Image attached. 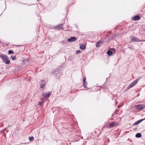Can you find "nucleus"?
Here are the masks:
<instances>
[{
    "instance_id": "9d476101",
    "label": "nucleus",
    "mask_w": 145,
    "mask_h": 145,
    "mask_svg": "<svg viewBox=\"0 0 145 145\" xmlns=\"http://www.w3.org/2000/svg\"><path fill=\"white\" fill-rule=\"evenodd\" d=\"M132 19L133 20H139L140 17L139 15H137L133 17Z\"/></svg>"
},
{
    "instance_id": "f03ea898",
    "label": "nucleus",
    "mask_w": 145,
    "mask_h": 145,
    "mask_svg": "<svg viewBox=\"0 0 145 145\" xmlns=\"http://www.w3.org/2000/svg\"><path fill=\"white\" fill-rule=\"evenodd\" d=\"M0 57L3 60L6 64L8 65L10 64V61L7 56L4 54H1L0 55Z\"/></svg>"
},
{
    "instance_id": "a878e982",
    "label": "nucleus",
    "mask_w": 145,
    "mask_h": 145,
    "mask_svg": "<svg viewBox=\"0 0 145 145\" xmlns=\"http://www.w3.org/2000/svg\"><path fill=\"white\" fill-rule=\"evenodd\" d=\"M43 81H44V80H41V81L42 82H43Z\"/></svg>"
},
{
    "instance_id": "f8f14e48",
    "label": "nucleus",
    "mask_w": 145,
    "mask_h": 145,
    "mask_svg": "<svg viewBox=\"0 0 145 145\" xmlns=\"http://www.w3.org/2000/svg\"><path fill=\"white\" fill-rule=\"evenodd\" d=\"M97 132H99V133L95 136L98 137L99 135L101 134V132L99 130H96L94 131V133H96Z\"/></svg>"
},
{
    "instance_id": "20e7f679",
    "label": "nucleus",
    "mask_w": 145,
    "mask_h": 145,
    "mask_svg": "<svg viewBox=\"0 0 145 145\" xmlns=\"http://www.w3.org/2000/svg\"><path fill=\"white\" fill-rule=\"evenodd\" d=\"M138 80V79L135 80L128 86V89H129L130 88L132 87L133 86L136 84L137 83Z\"/></svg>"
},
{
    "instance_id": "7ed1b4c3",
    "label": "nucleus",
    "mask_w": 145,
    "mask_h": 145,
    "mask_svg": "<svg viewBox=\"0 0 145 145\" xmlns=\"http://www.w3.org/2000/svg\"><path fill=\"white\" fill-rule=\"evenodd\" d=\"M118 123L117 122L114 121L111 122L109 125L110 128H113L114 127L118 125Z\"/></svg>"
},
{
    "instance_id": "4468645a",
    "label": "nucleus",
    "mask_w": 145,
    "mask_h": 145,
    "mask_svg": "<svg viewBox=\"0 0 145 145\" xmlns=\"http://www.w3.org/2000/svg\"><path fill=\"white\" fill-rule=\"evenodd\" d=\"M102 43L101 41L98 42L96 44V46L97 47H99L101 46V44Z\"/></svg>"
},
{
    "instance_id": "6e6552de",
    "label": "nucleus",
    "mask_w": 145,
    "mask_h": 145,
    "mask_svg": "<svg viewBox=\"0 0 145 145\" xmlns=\"http://www.w3.org/2000/svg\"><path fill=\"white\" fill-rule=\"evenodd\" d=\"M63 24H61L55 27V29L57 30H61L63 29V27L62 26Z\"/></svg>"
},
{
    "instance_id": "dca6fc26",
    "label": "nucleus",
    "mask_w": 145,
    "mask_h": 145,
    "mask_svg": "<svg viewBox=\"0 0 145 145\" xmlns=\"http://www.w3.org/2000/svg\"><path fill=\"white\" fill-rule=\"evenodd\" d=\"M45 99H44L43 98L41 99L42 101L41 102H40L39 103V105H42V103L44 102Z\"/></svg>"
},
{
    "instance_id": "4be33fe9",
    "label": "nucleus",
    "mask_w": 145,
    "mask_h": 145,
    "mask_svg": "<svg viewBox=\"0 0 145 145\" xmlns=\"http://www.w3.org/2000/svg\"><path fill=\"white\" fill-rule=\"evenodd\" d=\"M13 53V52L11 50H9L8 51V53L9 54H11Z\"/></svg>"
},
{
    "instance_id": "f257e3e1",
    "label": "nucleus",
    "mask_w": 145,
    "mask_h": 145,
    "mask_svg": "<svg viewBox=\"0 0 145 145\" xmlns=\"http://www.w3.org/2000/svg\"><path fill=\"white\" fill-rule=\"evenodd\" d=\"M145 108V105L142 104H139L133 106L132 108V110L134 111L135 109L138 110H141Z\"/></svg>"
},
{
    "instance_id": "393cba45",
    "label": "nucleus",
    "mask_w": 145,
    "mask_h": 145,
    "mask_svg": "<svg viewBox=\"0 0 145 145\" xmlns=\"http://www.w3.org/2000/svg\"><path fill=\"white\" fill-rule=\"evenodd\" d=\"M6 131L7 132H8V130H6Z\"/></svg>"
},
{
    "instance_id": "0eeeda50",
    "label": "nucleus",
    "mask_w": 145,
    "mask_h": 145,
    "mask_svg": "<svg viewBox=\"0 0 145 145\" xmlns=\"http://www.w3.org/2000/svg\"><path fill=\"white\" fill-rule=\"evenodd\" d=\"M51 93H42V95L43 97H44L45 98H47L48 97H49Z\"/></svg>"
},
{
    "instance_id": "bb28decb",
    "label": "nucleus",
    "mask_w": 145,
    "mask_h": 145,
    "mask_svg": "<svg viewBox=\"0 0 145 145\" xmlns=\"http://www.w3.org/2000/svg\"><path fill=\"white\" fill-rule=\"evenodd\" d=\"M24 120H24V119H23V121H24Z\"/></svg>"
},
{
    "instance_id": "ddd939ff",
    "label": "nucleus",
    "mask_w": 145,
    "mask_h": 145,
    "mask_svg": "<svg viewBox=\"0 0 145 145\" xmlns=\"http://www.w3.org/2000/svg\"><path fill=\"white\" fill-rule=\"evenodd\" d=\"M142 136V135L141 133H137L135 137L137 138H139L140 137Z\"/></svg>"
},
{
    "instance_id": "aec40b11",
    "label": "nucleus",
    "mask_w": 145,
    "mask_h": 145,
    "mask_svg": "<svg viewBox=\"0 0 145 145\" xmlns=\"http://www.w3.org/2000/svg\"><path fill=\"white\" fill-rule=\"evenodd\" d=\"M10 58H11L12 60H15L16 59V58L15 56L13 57L12 56H11Z\"/></svg>"
},
{
    "instance_id": "1a4fd4ad",
    "label": "nucleus",
    "mask_w": 145,
    "mask_h": 145,
    "mask_svg": "<svg viewBox=\"0 0 145 145\" xmlns=\"http://www.w3.org/2000/svg\"><path fill=\"white\" fill-rule=\"evenodd\" d=\"M145 119V118H143L142 119L139 120L135 122L133 124V125H137L138 124H139V123H140L142 121H143Z\"/></svg>"
},
{
    "instance_id": "2eb2a0df",
    "label": "nucleus",
    "mask_w": 145,
    "mask_h": 145,
    "mask_svg": "<svg viewBox=\"0 0 145 145\" xmlns=\"http://www.w3.org/2000/svg\"><path fill=\"white\" fill-rule=\"evenodd\" d=\"M107 54L108 55V56H110L112 54V52L110 50L108 51L107 52Z\"/></svg>"
},
{
    "instance_id": "f3484780",
    "label": "nucleus",
    "mask_w": 145,
    "mask_h": 145,
    "mask_svg": "<svg viewBox=\"0 0 145 145\" xmlns=\"http://www.w3.org/2000/svg\"><path fill=\"white\" fill-rule=\"evenodd\" d=\"M80 47L81 49L83 50L85 48V46L84 44L80 45Z\"/></svg>"
},
{
    "instance_id": "b1692460",
    "label": "nucleus",
    "mask_w": 145,
    "mask_h": 145,
    "mask_svg": "<svg viewBox=\"0 0 145 145\" xmlns=\"http://www.w3.org/2000/svg\"><path fill=\"white\" fill-rule=\"evenodd\" d=\"M7 129V128H5V129H4V130H3V131H4L5 130H6V129Z\"/></svg>"
},
{
    "instance_id": "39448f33",
    "label": "nucleus",
    "mask_w": 145,
    "mask_h": 145,
    "mask_svg": "<svg viewBox=\"0 0 145 145\" xmlns=\"http://www.w3.org/2000/svg\"><path fill=\"white\" fill-rule=\"evenodd\" d=\"M77 39L76 37H72L67 39V41L69 42H72L75 41Z\"/></svg>"
},
{
    "instance_id": "412c9836",
    "label": "nucleus",
    "mask_w": 145,
    "mask_h": 145,
    "mask_svg": "<svg viewBox=\"0 0 145 145\" xmlns=\"http://www.w3.org/2000/svg\"><path fill=\"white\" fill-rule=\"evenodd\" d=\"M45 84H41L40 86V88H43L45 87Z\"/></svg>"
},
{
    "instance_id": "a211bd4d",
    "label": "nucleus",
    "mask_w": 145,
    "mask_h": 145,
    "mask_svg": "<svg viewBox=\"0 0 145 145\" xmlns=\"http://www.w3.org/2000/svg\"><path fill=\"white\" fill-rule=\"evenodd\" d=\"M110 50L112 52V54L115 53V50L114 49L112 48Z\"/></svg>"
},
{
    "instance_id": "9b49d317",
    "label": "nucleus",
    "mask_w": 145,
    "mask_h": 145,
    "mask_svg": "<svg viewBox=\"0 0 145 145\" xmlns=\"http://www.w3.org/2000/svg\"><path fill=\"white\" fill-rule=\"evenodd\" d=\"M86 78L85 77H84L83 79L84 85V87L86 88V84H87V83H86V82H85V80H86Z\"/></svg>"
},
{
    "instance_id": "6ab92c4d",
    "label": "nucleus",
    "mask_w": 145,
    "mask_h": 145,
    "mask_svg": "<svg viewBox=\"0 0 145 145\" xmlns=\"http://www.w3.org/2000/svg\"><path fill=\"white\" fill-rule=\"evenodd\" d=\"M29 139L30 141H31L34 140V138L33 137H29Z\"/></svg>"
},
{
    "instance_id": "5701e85b",
    "label": "nucleus",
    "mask_w": 145,
    "mask_h": 145,
    "mask_svg": "<svg viewBox=\"0 0 145 145\" xmlns=\"http://www.w3.org/2000/svg\"><path fill=\"white\" fill-rule=\"evenodd\" d=\"M80 52V50H77L76 51V53L77 54L79 53Z\"/></svg>"
},
{
    "instance_id": "423d86ee",
    "label": "nucleus",
    "mask_w": 145,
    "mask_h": 145,
    "mask_svg": "<svg viewBox=\"0 0 145 145\" xmlns=\"http://www.w3.org/2000/svg\"><path fill=\"white\" fill-rule=\"evenodd\" d=\"M131 39L132 41L135 42H140L141 41L138 38L135 37H131Z\"/></svg>"
}]
</instances>
